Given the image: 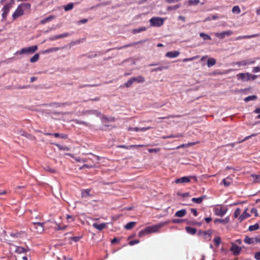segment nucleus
Masks as SVG:
<instances>
[{
  "label": "nucleus",
  "instance_id": "obj_24",
  "mask_svg": "<svg viewBox=\"0 0 260 260\" xmlns=\"http://www.w3.org/2000/svg\"><path fill=\"white\" fill-rule=\"evenodd\" d=\"M186 214V211L185 209L179 210L176 212L175 216L177 217H183Z\"/></svg>",
  "mask_w": 260,
  "mask_h": 260
},
{
  "label": "nucleus",
  "instance_id": "obj_25",
  "mask_svg": "<svg viewBox=\"0 0 260 260\" xmlns=\"http://www.w3.org/2000/svg\"><path fill=\"white\" fill-rule=\"evenodd\" d=\"M247 209H246L244 212H243V213L239 216V219L241 221L243 220H244L245 219L248 218L250 215L247 212Z\"/></svg>",
  "mask_w": 260,
  "mask_h": 260
},
{
  "label": "nucleus",
  "instance_id": "obj_4",
  "mask_svg": "<svg viewBox=\"0 0 260 260\" xmlns=\"http://www.w3.org/2000/svg\"><path fill=\"white\" fill-rule=\"evenodd\" d=\"M38 49L37 45L24 47L16 52L15 54H32Z\"/></svg>",
  "mask_w": 260,
  "mask_h": 260
},
{
  "label": "nucleus",
  "instance_id": "obj_63",
  "mask_svg": "<svg viewBox=\"0 0 260 260\" xmlns=\"http://www.w3.org/2000/svg\"><path fill=\"white\" fill-rule=\"evenodd\" d=\"M251 212L252 213L254 214L255 216H257L258 215V214L257 213V210L254 208H253L251 209Z\"/></svg>",
  "mask_w": 260,
  "mask_h": 260
},
{
  "label": "nucleus",
  "instance_id": "obj_50",
  "mask_svg": "<svg viewBox=\"0 0 260 260\" xmlns=\"http://www.w3.org/2000/svg\"><path fill=\"white\" fill-rule=\"evenodd\" d=\"M232 12L234 13L236 12V13L239 14L240 13L241 10L238 6H235L232 8Z\"/></svg>",
  "mask_w": 260,
  "mask_h": 260
},
{
  "label": "nucleus",
  "instance_id": "obj_22",
  "mask_svg": "<svg viewBox=\"0 0 260 260\" xmlns=\"http://www.w3.org/2000/svg\"><path fill=\"white\" fill-rule=\"evenodd\" d=\"M258 37V34H254L252 35H246V36H239L237 37L236 39V40H240L242 39H251L252 38H255Z\"/></svg>",
  "mask_w": 260,
  "mask_h": 260
},
{
  "label": "nucleus",
  "instance_id": "obj_1",
  "mask_svg": "<svg viewBox=\"0 0 260 260\" xmlns=\"http://www.w3.org/2000/svg\"><path fill=\"white\" fill-rule=\"evenodd\" d=\"M1 4L4 5L2 8V18L3 20L7 19L8 14L10 12V9L15 5V0H1Z\"/></svg>",
  "mask_w": 260,
  "mask_h": 260
},
{
  "label": "nucleus",
  "instance_id": "obj_21",
  "mask_svg": "<svg viewBox=\"0 0 260 260\" xmlns=\"http://www.w3.org/2000/svg\"><path fill=\"white\" fill-rule=\"evenodd\" d=\"M232 179L230 177L223 179L221 183L223 184L225 187H228L232 183Z\"/></svg>",
  "mask_w": 260,
  "mask_h": 260
},
{
  "label": "nucleus",
  "instance_id": "obj_45",
  "mask_svg": "<svg viewBox=\"0 0 260 260\" xmlns=\"http://www.w3.org/2000/svg\"><path fill=\"white\" fill-rule=\"evenodd\" d=\"M183 137V135L182 134H172V135H169V138H182Z\"/></svg>",
  "mask_w": 260,
  "mask_h": 260
},
{
  "label": "nucleus",
  "instance_id": "obj_48",
  "mask_svg": "<svg viewBox=\"0 0 260 260\" xmlns=\"http://www.w3.org/2000/svg\"><path fill=\"white\" fill-rule=\"evenodd\" d=\"M74 122L78 124H82L84 125H88V124L84 121L79 120L78 119L73 120Z\"/></svg>",
  "mask_w": 260,
  "mask_h": 260
},
{
  "label": "nucleus",
  "instance_id": "obj_49",
  "mask_svg": "<svg viewBox=\"0 0 260 260\" xmlns=\"http://www.w3.org/2000/svg\"><path fill=\"white\" fill-rule=\"evenodd\" d=\"M241 214V210L239 208H237L236 211L234 212V216L235 218H237Z\"/></svg>",
  "mask_w": 260,
  "mask_h": 260
},
{
  "label": "nucleus",
  "instance_id": "obj_26",
  "mask_svg": "<svg viewBox=\"0 0 260 260\" xmlns=\"http://www.w3.org/2000/svg\"><path fill=\"white\" fill-rule=\"evenodd\" d=\"M102 120L103 123H105L106 122H114L115 121V117H107L106 116H103L102 118Z\"/></svg>",
  "mask_w": 260,
  "mask_h": 260
},
{
  "label": "nucleus",
  "instance_id": "obj_58",
  "mask_svg": "<svg viewBox=\"0 0 260 260\" xmlns=\"http://www.w3.org/2000/svg\"><path fill=\"white\" fill-rule=\"evenodd\" d=\"M255 135V134H252L251 135L247 136L244 139H243L242 140H240L238 143H240L246 141V140H248L249 138H251L253 136H254Z\"/></svg>",
  "mask_w": 260,
  "mask_h": 260
},
{
  "label": "nucleus",
  "instance_id": "obj_47",
  "mask_svg": "<svg viewBox=\"0 0 260 260\" xmlns=\"http://www.w3.org/2000/svg\"><path fill=\"white\" fill-rule=\"evenodd\" d=\"M133 83L134 82L131 78L130 79L128 80L125 83L124 86L127 88H129L132 86Z\"/></svg>",
  "mask_w": 260,
  "mask_h": 260
},
{
  "label": "nucleus",
  "instance_id": "obj_11",
  "mask_svg": "<svg viewBox=\"0 0 260 260\" xmlns=\"http://www.w3.org/2000/svg\"><path fill=\"white\" fill-rule=\"evenodd\" d=\"M237 77L238 79H241L244 81L250 80V74L248 73H247L246 74L240 73L238 75H237Z\"/></svg>",
  "mask_w": 260,
  "mask_h": 260
},
{
  "label": "nucleus",
  "instance_id": "obj_53",
  "mask_svg": "<svg viewBox=\"0 0 260 260\" xmlns=\"http://www.w3.org/2000/svg\"><path fill=\"white\" fill-rule=\"evenodd\" d=\"M86 113L88 114H96L97 116H99L101 115V113L100 112L96 111V110H90V111H87Z\"/></svg>",
  "mask_w": 260,
  "mask_h": 260
},
{
  "label": "nucleus",
  "instance_id": "obj_35",
  "mask_svg": "<svg viewBox=\"0 0 260 260\" xmlns=\"http://www.w3.org/2000/svg\"><path fill=\"white\" fill-rule=\"evenodd\" d=\"M200 36L204 40H211V38L208 34L201 32L200 34Z\"/></svg>",
  "mask_w": 260,
  "mask_h": 260
},
{
  "label": "nucleus",
  "instance_id": "obj_55",
  "mask_svg": "<svg viewBox=\"0 0 260 260\" xmlns=\"http://www.w3.org/2000/svg\"><path fill=\"white\" fill-rule=\"evenodd\" d=\"M69 35H70V34L69 32H64L62 34L58 35V39L67 37L69 36Z\"/></svg>",
  "mask_w": 260,
  "mask_h": 260
},
{
  "label": "nucleus",
  "instance_id": "obj_61",
  "mask_svg": "<svg viewBox=\"0 0 260 260\" xmlns=\"http://www.w3.org/2000/svg\"><path fill=\"white\" fill-rule=\"evenodd\" d=\"M81 239V237H73L71 238V240L74 242H78Z\"/></svg>",
  "mask_w": 260,
  "mask_h": 260
},
{
  "label": "nucleus",
  "instance_id": "obj_46",
  "mask_svg": "<svg viewBox=\"0 0 260 260\" xmlns=\"http://www.w3.org/2000/svg\"><path fill=\"white\" fill-rule=\"evenodd\" d=\"M168 68V67L162 66V67H158L157 68L152 69V70H151V72H157V71H162L164 69H167Z\"/></svg>",
  "mask_w": 260,
  "mask_h": 260
},
{
  "label": "nucleus",
  "instance_id": "obj_56",
  "mask_svg": "<svg viewBox=\"0 0 260 260\" xmlns=\"http://www.w3.org/2000/svg\"><path fill=\"white\" fill-rule=\"evenodd\" d=\"M199 57L198 56H195L191 58H184L183 59V61L186 62V61H192L195 59H197Z\"/></svg>",
  "mask_w": 260,
  "mask_h": 260
},
{
  "label": "nucleus",
  "instance_id": "obj_14",
  "mask_svg": "<svg viewBox=\"0 0 260 260\" xmlns=\"http://www.w3.org/2000/svg\"><path fill=\"white\" fill-rule=\"evenodd\" d=\"M46 135L48 136H54L55 138H60L62 139H66L68 138V135L64 134H59V133H46Z\"/></svg>",
  "mask_w": 260,
  "mask_h": 260
},
{
  "label": "nucleus",
  "instance_id": "obj_51",
  "mask_svg": "<svg viewBox=\"0 0 260 260\" xmlns=\"http://www.w3.org/2000/svg\"><path fill=\"white\" fill-rule=\"evenodd\" d=\"M160 148H150L148 150V151L149 153H157L158 151H160Z\"/></svg>",
  "mask_w": 260,
  "mask_h": 260
},
{
  "label": "nucleus",
  "instance_id": "obj_52",
  "mask_svg": "<svg viewBox=\"0 0 260 260\" xmlns=\"http://www.w3.org/2000/svg\"><path fill=\"white\" fill-rule=\"evenodd\" d=\"M180 117V115H177V116L169 115V116H167V117H160V118H158L159 119H169V118H175V117L179 118Z\"/></svg>",
  "mask_w": 260,
  "mask_h": 260
},
{
  "label": "nucleus",
  "instance_id": "obj_27",
  "mask_svg": "<svg viewBox=\"0 0 260 260\" xmlns=\"http://www.w3.org/2000/svg\"><path fill=\"white\" fill-rule=\"evenodd\" d=\"M186 231L187 233L190 234L191 235H194L196 233V229L195 228L190 227V226H186L185 228Z\"/></svg>",
  "mask_w": 260,
  "mask_h": 260
},
{
  "label": "nucleus",
  "instance_id": "obj_43",
  "mask_svg": "<svg viewBox=\"0 0 260 260\" xmlns=\"http://www.w3.org/2000/svg\"><path fill=\"white\" fill-rule=\"evenodd\" d=\"M200 3V0H188V4L190 6L197 5Z\"/></svg>",
  "mask_w": 260,
  "mask_h": 260
},
{
  "label": "nucleus",
  "instance_id": "obj_64",
  "mask_svg": "<svg viewBox=\"0 0 260 260\" xmlns=\"http://www.w3.org/2000/svg\"><path fill=\"white\" fill-rule=\"evenodd\" d=\"M253 72L257 73L260 72V67H254L252 70Z\"/></svg>",
  "mask_w": 260,
  "mask_h": 260
},
{
  "label": "nucleus",
  "instance_id": "obj_30",
  "mask_svg": "<svg viewBox=\"0 0 260 260\" xmlns=\"http://www.w3.org/2000/svg\"><path fill=\"white\" fill-rule=\"evenodd\" d=\"M138 147H143V145H131L130 146H127L126 145H119L117 146L118 148H122L126 149H129L130 148H138Z\"/></svg>",
  "mask_w": 260,
  "mask_h": 260
},
{
  "label": "nucleus",
  "instance_id": "obj_16",
  "mask_svg": "<svg viewBox=\"0 0 260 260\" xmlns=\"http://www.w3.org/2000/svg\"><path fill=\"white\" fill-rule=\"evenodd\" d=\"M150 128H151V127L150 126L141 127V128L135 127H130L129 128V129H128V130L133 131L135 132H140V131L145 132V131L150 129Z\"/></svg>",
  "mask_w": 260,
  "mask_h": 260
},
{
  "label": "nucleus",
  "instance_id": "obj_2",
  "mask_svg": "<svg viewBox=\"0 0 260 260\" xmlns=\"http://www.w3.org/2000/svg\"><path fill=\"white\" fill-rule=\"evenodd\" d=\"M30 7L31 5L28 3L19 4L15 11L12 14V19L16 20L19 17L21 16L24 14V10H29Z\"/></svg>",
  "mask_w": 260,
  "mask_h": 260
},
{
  "label": "nucleus",
  "instance_id": "obj_6",
  "mask_svg": "<svg viewBox=\"0 0 260 260\" xmlns=\"http://www.w3.org/2000/svg\"><path fill=\"white\" fill-rule=\"evenodd\" d=\"M213 231L211 230H208L206 231L200 230L198 233H197V235L199 237H201L204 240H210Z\"/></svg>",
  "mask_w": 260,
  "mask_h": 260
},
{
  "label": "nucleus",
  "instance_id": "obj_10",
  "mask_svg": "<svg viewBox=\"0 0 260 260\" xmlns=\"http://www.w3.org/2000/svg\"><path fill=\"white\" fill-rule=\"evenodd\" d=\"M241 250V248L238 246L237 245L233 244L231 248V251L235 255H238L240 254Z\"/></svg>",
  "mask_w": 260,
  "mask_h": 260
},
{
  "label": "nucleus",
  "instance_id": "obj_5",
  "mask_svg": "<svg viewBox=\"0 0 260 260\" xmlns=\"http://www.w3.org/2000/svg\"><path fill=\"white\" fill-rule=\"evenodd\" d=\"M164 18L158 17H154L149 20L150 25L152 26L159 27L163 25Z\"/></svg>",
  "mask_w": 260,
  "mask_h": 260
},
{
  "label": "nucleus",
  "instance_id": "obj_7",
  "mask_svg": "<svg viewBox=\"0 0 260 260\" xmlns=\"http://www.w3.org/2000/svg\"><path fill=\"white\" fill-rule=\"evenodd\" d=\"M214 212L215 215L222 217L227 212V208L218 206L214 208Z\"/></svg>",
  "mask_w": 260,
  "mask_h": 260
},
{
  "label": "nucleus",
  "instance_id": "obj_12",
  "mask_svg": "<svg viewBox=\"0 0 260 260\" xmlns=\"http://www.w3.org/2000/svg\"><path fill=\"white\" fill-rule=\"evenodd\" d=\"M107 225L108 223H103L100 224H99L96 223H93L92 226L99 231H102L103 229L106 228Z\"/></svg>",
  "mask_w": 260,
  "mask_h": 260
},
{
  "label": "nucleus",
  "instance_id": "obj_18",
  "mask_svg": "<svg viewBox=\"0 0 260 260\" xmlns=\"http://www.w3.org/2000/svg\"><path fill=\"white\" fill-rule=\"evenodd\" d=\"M255 62L254 60H243V61H240L237 62V64H238L239 66H245L248 64H253Z\"/></svg>",
  "mask_w": 260,
  "mask_h": 260
},
{
  "label": "nucleus",
  "instance_id": "obj_33",
  "mask_svg": "<svg viewBox=\"0 0 260 260\" xmlns=\"http://www.w3.org/2000/svg\"><path fill=\"white\" fill-rule=\"evenodd\" d=\"M204 198V196L199 198H193L192 199V201L196 204H201Z\"/></svg>",
  "mask_w": 260,
  "mask_h": 260
},
{
  "label": "nucleus",
  "instance_id": "obj_57",
  "mask_svg": "<svg viewBox=\"0 0 260 260\" xmlns=\"http://www.w3.org/2000/svg\"><path fill=\"white\" fill-rule=\"evenodd\" d=\"M139 242V240H134L129 241V245L131 246H133L135 244H138Z\"/></svg>",
  "mask_w": 260,
  "mask_h": 260
},
{
  "label": "nucleus",
  "instance_id": "obj_60",
  "mask_svg": "<svg viewBox=\"0 0 260 260\" xmlns=\"http://www.w3.org/2000/svg\"><path fill=\"white\" fill-rule=\"evenodd\" d=\"M190 211L193 214L194 216H198V211H197V210L196 209L191 208L190 209Z\"/></svg>",
  "mask_w": 260,
  "mask_h": 260
},
{
  "label": "nucleus",
  "instance_id": "obj_13",
  "mask_svg": "<svg viewBox=\"0 0 260 260\" xmlns=\"http://www.w3.org/2000/svg\"><path fill=\"white\" fill-rule=\"evenodd\" d=\"M230 222V218L229 217H226L223 219L221 218H216L214 220V223L217 224L218 223H221L223 224H225L228 223Z\"/></svg>",
  "mask_w": 260,
  "mask_h": 260
},
{
  "label": "nucleus",
  "instance_id": "obj_42",
  "mask_svg": "<svg viewBox=\"0 0 260 260\" xmlns=\"http://www.w3.org/2000/svg\"><path fill=\"white\" fill-rule=\"evenodd\" d=\"M58 50H59V48L58 47H53V48H49V49H48L45 50V51H44V53H48L52 52L57 51Z\"/></svg>",
  "mask_w": 260,
  "mask_h": 260
},
{
  "label": "nucleus",
  "instance_id": "obj_40",
  "mask_svg": "<svg viewBox=\"0 0 260 260\" xmlns=\"http://www.w3.org/2000/svg\"><path fill=\"white\" fill-rule=\"evenodd\" d=\"M40 58L39 54H36L34 56H32L30 59V61L31 62H35L39 60Z\"/></svg>",
  "mask_w": 260,
  "mask_h": 260
},
{
  "label": "nucleus",
  "instance_id": "obj_38",
  "mask_svg": "<svg viewBox=\"0 0 260 260\" xmlns=\"http://www.w3.org/2000/svg\"><path fill=\"white\" fill-rule=\"evenodd\" d=\"M146 30L145 27H141L139 28L134 29L132 31L133 34L140 33L142 31H144Z\"/></svg>",
  "mask_w": 260,
  "mask_h": 260
},
{
  "label": "nucleus",
  "instance_id": "obj_15",
  "mask_svg": "<svg viewBox=\"0 0 260 260\" xmlns=\"http://www.w3.org/2000/svg\"><path fill=\"white\" fill-rule=\"evenodd\" d=\"M180 54L178 51H170L165 54L166 56L169 58H175L177 57Z\"/></svg>",
  "mask_w": 260,
  "mask_h": 260
},
{
  "label": "nucleus",
  "instance_id": "obj_32",
  "mask_svg": "<svg viewBox=\"0 0 260 260\" xmlns=\"http://www.w3.org/2000/svg\"><path fill=\"white\" fill-rule=\"evenodd\" d=\"M259 229V225L257 223H255L253 225H249L248 227V230L250 232H252Z\"/></svg>",
  "mask_w": 260,
  "mask_h": 260
},
{
  "label": "nucleus",
  "instance_id": "obj_34",
  "mask_svg": "<svg viewBox=\"0 0 260 260\" xmlns=\"http://www.w3.org/2000/svg\"><path fill=\"white\" fill-rule=\"evenodd\" d=\"M181 7V4H176L174 6H169L167 8V10L168 11H172V10H176L178 8Z\"/></svg>",
  "mask_w": 260,
  "mask_h": 260
},
{
  "label": "nucleus",
  "instance_id": "obj_59",
  "mask_svg": "<svg viewBox=\"0 0 260 260\" xmlns=\"http://www.w3.org/2000/svg\"><path fill=\"white\" fill-rule=\"evenodd\" d=\"M256 244L260 243V234L255 236Z\"/></svg>",
  "mask_w": 260,
  "mask_h": 260
},
{
  "label": "nucleus",
  "instance_id": "obj_8",
  "mask_svg": "<svg viewBox=\"0 0 260 260\" xmlns=\"http://www.w3.org/2000/svg\"><path fill=\"white\" fill-rule=\"evenodd\" d=\"M191 179H193L195 181H197V177L195 176H183L182 177H180L177 178L175 180V182L176 183H187V182H190Z\"/></svg>",
  "mask_w": 260,
  "mask_h": 260
},
{
  "label": "nucleus",
  "instance_id": "obj_36",
  "mask_svg": "<svg viewBox=\"0 0 260 260\" xmlns=\"http://www.w3.org/2000/svg\"><path fill=\"white\" fill-rule=\"evenodd\" d=\"M216 60L214 58H209L207 61V65L209 68L213 67L216 63Z\"/></svg>",
  "mask_w": 260,
  "mask_h": 260
},
{
  "label": "nucleus",
  "instance_id": "obj_19",
  "mask_svg": "<svg viewBox=\"0 0 260 260\" xmlns=\"http://www.w3.org/2000/svg\"><path fill=\"white\" fill-rule=\"evenodd\" d=\"M55 18H56V17L54 15L50 16L46 18H44V19H42L40 21V24L42 25H44V24H46V23H47L50 21H52L53 19H55Z\"/></svg>",
  "mask_w": 260,
  "mask_h": 260
},
{
  "label": "nucleus",
  "instance_id": "obj_17",
  "mask_svg": "<svg viewBox=\"0 0 260 260\" xmlns=\"http://www.w3.org/2000/svg\"><path fill=\"white\" fill-rule=\"evenodd\" d=\"M145 41V40H141L140 41H138V42H133L132 43H130V44H128L126 45H124V46L123 47H121L120 48H119V49H122V48H126V47H134L135 46H136L137 45H139V44H142L143 43V42H144Z\"/></svg>",
  "mask_w": 260,
  "mask_h": 260
},
{
  "label": "nucleus",
  "instance_id": "obj_9",
  "mask_svg": "<svg viewBox=\"0 0 260 260\" xmlns=\"http://www.w3.org/2000/svg\"><path fill=\"white\" fill-rule=\"evenodd\" d=\"M233 34L231 30L225 31L222 32H216L215 36L219 39H223L225 36H230Z\"/></svg>",
  "mask_w": 260,
  "mask_h": 260
},
{
  "label": "nucleus",
  "instance_id": "obj_44",
  "mask_svg": "<svg viewBox=\"0 0 260 260\" xmlns=\"http://www.w3.org/2000/svg\"><path fill=\"white\" fill-rule=\"evenodd\" d=\"M73 8V4L72 3L69 4L64 7L65 11H69L71 10Z\"/></svg>",
  "mask_w": 260,
  "mask_h": 260
},
{
  "label": "nucleus",
  "instance_id": "obj_3",
  "mask_svg": "<svg viewBox=\"0 0 260 260\" xmlns=\"http://www.w3.org/2000/svg\"><path fill=\"white\" fill-rule=\"evenodd\" d=\"M161 226V225H155L147 226L145 229L141 231L139 233V236L141 237L146 234L156 233L158 231V230H160Z\"/></svg>",
  "mask_w": 260,
  "mask_h": 260
},
{
  "label": "nucleus",
  "instance_id": "obj_62",
  "mask_svg": "<svg viewBox=\"0 0 260 260\" xmlns=\"http://www.w3.org/2000/svg\"><path fill=\"white\" fill-rule=\"evenodd\" d=\"M254 258L256 260H260V251L256 252L254 254Z\"/></svg>",
  "mask_w": 260,
  "mask_h": 260
},
{
  "label": "nucleus",
  "instance_id": "obj_28",
  "mask_svg": "<svg viewBox=\"0 0 260 260\" xmlns=\"http://www.w3.org/2000/svg\"><path fill=\"white\" fill-rule=\"evenodd\" d=\"M95 167V164L94 161H92V163L89 164H85L82 166L80 169H83L84 168H93Z\"/></svg>",
  "mask_w": 260,
  "mask_h": 260
},
{
  "label": "nucleus",
  "instance_id": "obj_29",
  "mask_svg": "<svg viewBox=\"0 0 260 260\" xmlns=\"http://www.w3.org/2000/svg\"><path fill=\"white\" fill-rule=\"evenodd\" d=\"M135 225H136V222L134 221H132V222H128L127 224H126L124 225V228L125 229L129 230L132 229L133 228H134L135 226Z\"/></svg>",
  "mask_w": 260,
  "mask_h": 260
},
{
  "label": "nucleus",
  "instance_id": "obj_23",
  "mask_svg": "<svg viewBox=\"0 0 260 260\" xmlns=\"http://www.w3.org/2000/svg\"><path fill=\"white\" fill-rule=\"evenodd\" d=\"M244 242L247 244H256L255 237L253 238H249L248 236H246L244 239Z\"/></svg>",
  "mask_w": 260,
  "mask_h": 260
},
{
  "label": "nucleus",
  "instance_id": "obj_31",
  "mask_svg": "<svg viewBox=\"0 0 260 260\" xmlns=\"http://www.w3.org/2000/svg\"><path fill=\"white\" fill-rule=\"evenodd\" d=\"M15 251L17 253L21 254L24 253L26 251V250L23 247H16Z\"/></svg>",
  "mask_w": 260,
  "mask_h": 260
},
{
  "label": "nucleus",
  "instance_id": "obj_41",
  "mask_svg": "<svg viewBox=\"0 0 260 260\" xmlns=\"http://www.w3.org/2000/svg\"><path fill=\"white\" fill-rule=\"evenodd\" d=\"M214 244L215 245L217 246V247H218V246L219 245V244H221V239L220 237H215L214 239Z\"/></svg>",
  "mask_w": 260,
  "mask_h": 260
},
{
  "label": "nucleus",
  "instance_id": "obj_37",
  "mask_svg": "<svg viewBox=\"0 0 260 260\" xmlns=\"http://www.w3.org/2000/svg\"><path fill=\"white\" fill-rule=\"evenodd\" d=\"M91 191L89 189H86L83 190L81 192V196L82 198H86V197H89L90 196L89 192Z\"/></svg>",
  "mask_w": 260,
  "mask_h": 260
},
{
  "label": "nucleus",
  "instance_id": "obj_54",
  "mask_svg": "<svg viewBox=\"0 0 260 260\" xmlns=\"http://www.w3.org/2000/svg\"><path fill=\"white\" fill-rule=\"evenodd\" d=\"M252 177L256 182H260V175H252Z\"/></svg>",
  "mask_w": 260,
  "mask_h": 260
},
{
  "label": "nucleus",
  "instance_id": "obj_20",
  "mask_svg": "<svg viewBox=\"0 0 260 260\" xmlns=\"http://www.w3.org/2000/svg\"><path fill=\"white\" fill-rule=\"evenodd\" d=\"M134 82L143 83L145 81V77L142 76H138L132 78Z\"/></svg>",
  "mask_w": 260,
  "mask_h": 260
},
{
  "label": "nucleus",
  "instance_id": "obj_39",
  "mask_svg": "<svg viewBox=\"0 0 260 260\" xmlns=\"http://www.w3.org/2000/svg\"><path fill=\"white\" fill-rule=\"evenodd\" d=\"M257 99V96L255 95H250L246 97L244 99L245 102H248L250 101H254Z\"/></svg>",
  "mask_w": 260,
  "mask_h": 260
}]
</instances>
